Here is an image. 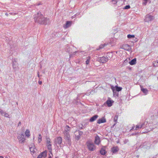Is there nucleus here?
<instances>
[{
    "mask_svg": "<svg viewBox=\"0 0 158 158\" xmlns=\"http://www.w3.org/2000/svg\"><path fill=\"white\" fill-rule=\"evenodd\" d=\"M34 16V20L35 23L44 25H46L50 23L49 19L45 17L40 12H38Z\"/></svg>",
    "mask_w": 158,
    "mask_h": 158,
    "instance_id": "1",
    "label": "nucleus"
},
{
    "mask_svg": "<svg viewBox=\"0 0 158 158\" xmlns=\"http://www.w3.org/2000/svg\"><path fill=\"white\" fill-rule=\"evenodd\" d=\"M86 146L88 149L90 151H94L96 149V146L94 143L90 141H88L86 143Z\"/></svg>",
    "mask_w": 158,
    "mask_h": 158,
    "instance_id": "2",
    "label": "nucleus"
},
{
    "mask_svg": "<svg viewBox=\"0 0 158 158\" xmlns=\"http://www.w3.org/2000/svg\"><path fill=\"white\" fill-rule=\"evenodd\" d=\"M154 19V17L152 15H151L150 14H147L145 16L144 19L145 22H149L151 21Z\"/></svg>",
    "mask_w": 158,
    "mask_h": 158,
    "instance_id": "3",
    "label": "nucleus"
},
{
    "mask_svg": "<svg viewBox=\"0 0 158 158\" xmlns=\"http://www.w3.org/2000/svg\"><path fill=\"white\" fill-rule=\"evenodd\" d=\"M19 142L20 143H24L26 140L25 137L23 133L19 135L17 137Z\"/></svg>",
    "mask_w": 158,
    "mask_h": 158,
    "instance_id": "4",
    "label": "nucleus"
},
{
    "mask_svg": "<svg viewBox=\"0 0 158 158\" xmlns=\"http://www.w3.org/2000/svg\"><path fill=\"white\" fill-rule=\"evenodd\" d=\"M109 60L108 58L106 56H103L99 58V61L102 63H105L108 61Z\"/></svg>",
    "mask_w": 158,
    "mask_h": 158,
    "instance_id": "5",
    "label": "nucleus"
},
{
    "mask_svg": "<svg viewBox=\"0 0 158 158\" xmlns=\"http://www.w3.org/2000/svg\"><path fill=\"white\" fill-rule=\"evenodd\" d=\"M62 138L60 137H58L55 139V143L56 145H60L62 142Z\"/></svg>",
    "mask_w": 158,
    "mask_h": 158,
    "instance_id": "6",
    "label": "nucleus"
},
{
    "mask_svg": "<svg viewBox=\"0 0 158 158\" xmlns=\"http://www.w3.org/2000/svg\"><path fill=\"white\" fill-rule=\"evenodd\" d=\"M47 156V151L45 150L41 153L38 156L37 158H42V157L45 158Z\"/></svg>",
    "mask_w": 158,
    "mask_h": 158,
    "instance_id": "7",
    "label": "nucleus"
},
{
    "mask_svg": "<svg viewBox=\"0 0 158 158\" xmlns=\"http://www.w3.org/2000/svg\"><path fill=\"white\" fill-rule=\"evenodd\" d=\"M122 47L123 49L127 51H130L131 49L130 46L127 44L123 45Z\"/></svg>",
    "mask_w": 158,
    "mask_h": 158,
    "instance_id": "8",
    "label": "nucleus"
},
{
    "mask_svg": "<svg viewBox=\"0 0 158 158\" xmlns=\"http://www.w3.org/2000/svg\"><path fill=\"white\" fill-rule=\"evenodd\" d=\"M72 22L71 21H67L66 23L64 25V28H67L70 27L71 25Z\"/></svg>",
    "mask_w": 158,
    "mask_h": 158,
    "instance_id": "9",
    "label": "nucleus"
},
{
    "mask_svg": "<svg viewBox=\"0 0 158 158\" xmlns=\"http://www.w3.org/2000/svg\"><path fill=\"white\" fill-rule=\"evenodd\" d=\"M106 119L103 117L99 119L97 121V123L98 124H100L101 123H106Z\"/></svg>",
    "mask_w": 158,
    "mask_h": 158,
    "instance_id": "10",
    "label": "nucleus"
},
{
    "mask_svg": "<svg viewBox=\"0 0 158 158\" xmlns=\"http://www.w3.org/2000/svg\"><path fill=\"white\" fill-rule=\"evenodd\" d=\"M119 150L118 147L117 146L113 147L111 149L112 152L113 153H117Z\"/></svg>",
    "mask_w": 158,
    "mask_h": 158,
    "instance_id": "11",
    "label": "nucleus"
},
{
    "mask_svg": "<svg viewBox=\"0 0 158 158\" xmlns=\"http://www.w3.org/2000/svg\"><path fill=\"white\" fill-rule=\"evenodd\" d=\"M100 142V137L98 136L97 135L95 137V139L94 140V143L95 144L98 145Z\"/></svg>",
    "mask_w": 158,
    "mask_h": 158,
    "instance_id": "12",
    "label": "nucleus"
},
{
    "mask_svg": "<svg viewBox=\"0 0 158 158\" xmlns=\"http://www.w3.org/2000/svg\"><path fill=\"white\" fill-rule=\"evenodd\" d=\"M150 144L148 142H145L143 143V147L145 148H148L150 147Z\"/></svg>",
    "mask_w": 158,
    "mask_h": 158,
    "instance_id": "13",
    "label": "nucleus"
},
{
    "mask_svg": "<svg viewBox=\"0 0 158 158\" xmlns=\"http://www.w3.org/2000/svg\"><path fill=\"white\" fill-rule=\"evenodd\" d=\"M13 68L14 69H16L18 67V63L16 61L14 60L13 61Z\"/></svg>",
    "mask_w": 158,
    "mask_h": 158,
    "instance_id": "14",
    "label": "nucleus"
},
{
    "mask_svg": "<svg viewBox=\"0 0 158 158\" xmlns=\"http://www.w3.org/2000/svg\"><path fill=\"white\" fill-rule=\"evenodd\" d=\"M98 115H95L91 117L89 119V121L90 122H93L98 117Z\"/></svg>",
    "mask_w": 158,
    "mask_h": 158,
    "instance_id": "15",
    "label": "nucleus"
},
{
    "mask_svg": "<svg viewBox=\"0 0 158 158\" xmlns=\"http://www.w3.org/2000/svg\"><path fill=\"white\" fill-rule=\"evenodd\" d=\"M106 103L109 107H110L112 105V101L110 100H107Z\"/></svg>",
    "mask_w": 158,
    "mask_h": 158,
    "instance_id": "16",
    "label": "nucleus"
},
{
    "mask_svg": "<svg viewBox=\"0 0 158 158\" xmlns=\"http://www.w3.org/2000/svg\"><path fill=\"white\" fill-rule=\"evenodd\" d=\"M100 153L102 155H106V152L105 148H102L100 151Z\"/></svg>",
    "mask_w": 158,
    "mask_h": 158,
    "instance_id": "17",
    "label": "nucleus"
},
{
    "mask_svg": "<svg viewBox=\"0 0 158 158\" xmlns=\"http://www.w3.org/2000/svg\"><path fill=\"white\" fill-rule=\"evenodd\" d=\"M64 136L66 139L68 140L69 143L71 141L70 135H64Z\"/></svg>",
    "mask_w": 158,
    "mask_h": 158,
    "instance_id": "18",
    "label": "nucleus"
},
{
    "mask_svg": "<svg viewBox=\"0 0 158 158\" xmlns=\"http://www.w3.org/2000/svg\"><path fill=\"white\" fill-rule=\"evenodd\" d=\"M129 63L131 65H133L135 64L136 63V59H132L131 61L129 62Z\"/></svg>",
    "mask_w": 158,
    "mask_h": 158,
    "instance_id": "19",
    "label": "nucleus"
},
{
    "mask_svg": "<svg viewBox=\"0 0 158 158\" xmlns=\"http://www.w3.org/2000/svg\"><path fill=\"white\" fill-rule=\"evenodd\" d=\"M139 128H140V129L142 128L143 129V127L141 125V122L139 123V124L136 125L135 130H138Z\"/></svg>",
    "mask_w": 158,
    "mask_h": 158,
    "instance_id": "20",
    "label": "nucleus"
},
{
    "mask_svg": "<svg viewBox=\"0 0 158 158\" xmlns=\"http://www.w3.org/2000/svg\"><path fill=\"white\" fill-rule=\"evenodd\" d=\"M139 128H140V129L142 128L143 129V127L141 125V122L139 123V124L136 125L135 130H138Z\"/></svg>",
    "mask_w": 158,
    "mask_h": 158,
    "instance_id": "21",
    "label": "nucleus"
},
{
    "mask_svg": "<svg viewBox=\"0 0 158 158\" xmlns=\"http://www.w3.org/2000/svg\"><path fill=\"white\" fill-rule=\"evenodd\" d=\"M30 150L31 153H34L36 150V149L34 147H30Z\"/></svg>",
    "mask_w": 158,
    "mask_h": 158,
    "instance_id": "22",
    "label": "nucleus"
},
{
    "mask_svg": "<svg viewBox=\"0 0 158 158\" xmlns=\"http://www.w3.org/2000/svg\"><path fill=\"white\" fill-rule=\"evenodd\" d=\"M141 90L145 95L147 94L148 93V90L146 89L141 88Z\"/></svg>",
    "mask_w": 158,
    "mask_h": 158,
    "instance_id": "23",
    "label": "nucleus"
},
{
    "mask_svg": "<svg viewBox=\"0 0 158 158\" xmlns=\"http://www.w3.org/2000/svg\"><path fill=\"white\" fill-rule=\"evenodd\" d=\"M25 134L26 136L28 137H29L30 135V131L28 129L26 130Z\"/></svg>",
    "mask_w": 158,
    "mask_h": 158,
    "instance_id": "24",
    "label": "nucleus"
},
{
    "mask_svg": "<svg viewBox=\"0 0 158 158\" xmlns=\"http://www.w3.org/2000/svg\"><path fill=\"white\" fill-rule=\"evenodd\" d=\"M90 59V56H88L85 62L86 64L87 65L89 64Z\"/></svg>",
    "mask_w": 158,
    "mask_h": 158,
    "instance_id": "25",
    "label": "nucleus"
},
{
    "mask_svg": "<svg viewBox=\"0 0 158 158\" xmlns=\"http://www.w3.org/2000/svg\"><path fill=\"white\" fill-rule=\"evenodd\" d=\"M48 150H50V152L51 153V154H52V153L51 151H52V145L50 144H49L48 145Z\"/></svg>",
    "mask_w": 158,
    "mask_h": 158,
    "instance_id": "26",
    "label": "nucleus"
},
{
    "mask_svg": "<svg viewBox=\"0 0 158 158\" xmlns=\"http://www.w3.org/2000/svg\"><path fill=\"white\" fill-rule=\"evenodd\" d=\"M42 141V136L40 134L39 135V137L38 138V142L39 143H40Z\"/></svg>",
    "mask_w": 158,
    "mask_h": 158,
    "instance_id": "27",
    "label": "nucleus"
},
{
    "mask_svg": "<svg viewBox=\"0 0 158 158\" xmlns=\"http://www.w3.org/2000/svg\"><path fill=\"white\" fill-rule=\"evenodd\" d=\"M70 131V128L69 126L67 125L65 127L64 131Z\"/></svg>",
    "mask_w": 158,
    "mask_h": 158,
    "instance_id": "28",
    "label": "nucleus"
},
{
    "mask_svg": "<svg viewBox=\"0 0 158 158\" xmlns=\"http://www.w3.org/2000/svg\"><path fill=\"white\" fill-rule=\"evenodd\" d=\"M106 45L105 44H102L99 47V48L97 49V50H99L100 49H102L104 48V47Z\"/></svg>",
    "mask_w": 158,
    "mask_h": 158,
    "instance_id": "29",
    "label": "nucleus"
},
{
    "mask_svg": "<svg viewBox=\"0 0 158 158\" xmlns=\"http://www.w3.org/2000/svg\"><path fill=\"white\" fill-rule=\"evenodd\" d=\"M122 88L120 87L117 86L116 88V90L117 91H120L121 90Z\"/></svg>",
    "mask_w": 158,
    "mask_h": 158,
    "instance_id": "30",
    "label": "nucleus"
},
{
    "mask_svg": "<svg viewBox=\"0 0 158 158\" xmlns=\"http://www.w3.org/2000/svg\"><path fill=\"white\" fill-rule=\"evenodd\" d=\"M127 37L128 38L130 39L134 38L135 37V36L133 35H131L129 34L127 35Z\"/></svg>",
    "mask_w": 158,
    "mask_h": 158,
    "instance_id": "31",
    "label": "nucleus"
},
{
    "mask_svg": "<svg viewBox=\"0 0 158 158\" xmlns=\"http://www.w3.org/2000/svg\"><path fill=\"white\" fill-rule=\"evenodd\" d=\"M145 122H144L143 123H141V125L143 127V129L147 127L146 125H145Z\"/></svg>",
    "mask_w": 158,
    "mask_h": 158,
    "instance_id": "32",
    "label": "nucleus"
},
{
    "mask_svg": "<svg viewBox=\"0 0 158 158\" xmlns=\"http://www.w3.org/2000/svg\"><path fill=\"white\" fill-rule=\"evenodd\" d=\"M50 139L49 138H48L46 139V142L47 143V144H49L50 143Z\"/></svg>",
    "mask_w": 158,
    "mask_h": 158,
    "instance_id": "33",
    "label": "nucleus"
},
{
    "mask_svg": "<svg viewBox=\"0 0 158 158\" xmlns=\"http://www.w3.org/2000/svg\"><path fill=\"white\" fill-rule=\"evenodd\" d=\"M153 65L154 67L158 66V64L156 62V61H154L153 63Z\"/></svg>",
    "mask_w": 158,
    "mask_h": 158,
    "instance_id": "34",
    "label": "nucleus"
},
{
    "mask_svg": "<svg viewBox=\"0 0 158 158\" xmlns=\"http://www.w3.org/2000/svg\"><path fill=\"white\" fill-rule=\"evenodd\" d=\"M118 118V116L116 115L114 116V122H116L117 121V119Z\"/></svg>",
    "mask_w": 158,
    "mask_h": 158,
    "instance_id": "35",
    "label": "nucleus"
},
{
    "mask_svg": "<svg viewBox=\"0 0 158 158\" xmlns=\"http://www.w3.org/2000/svg\"><path fill=\"white\" fill-rule=\"evenodd\" d=\"M130 8V5H127L126 6H125L124 8L123 9H129Z\"/></svg>",
    "mask_w": 158,
    "mask_h": 158,
    "instance_id": "36",
    "label": "nucleus"
},
{
    "mask_svg": "<svg viewBox=\"0 0 158 158\" xmlns=\"http://www.w3.org/2000/svg\"><path fill=\"white\" fill-rule=\"evenodd\" d=\"M69 131H64V135H70L69 134Z\"/></svg>",
    "mask_w": 158,
    "mask_h": 158,
    "instance_id": "37",
    "label": "nucleus"
},
{
    "mask_svg": "<svg viewBox=\"0 0 158 158\" xmlns=\"http://www.w3.org/2000/svg\"><path fill=\"white\" fill-rule=\"evenodd\" d=\"M75 138L76 140H78L80 138V136L79 135L76 136Z\"/></svg>",
    "mask_w": 158,
    "mask_h": 158,
    "instance_id": "38",
    "label": "nucleus"
},
{
    "mask_svg": "<svg viewBox=\"0 0 158 158\" xmlns=\"http://www.w3.org/2000/svg\"><path fill=\"white\" fill-rule=\"evenodd\" d=\"M112 2L114 4H116L117 2V0H112Z\"/></svg>",
    "mask_w": 158,
    "mask_h": 158,
    "instance_id": "39",
    "label": "nucleus"
},
{
    "mask_svg": "<svg viewBox=\"0 0 158 158\" xmlns=\"http://www.w3.org/2000/svg\"><path fill=\"white\" fill-rule=\"evenodd\" d=\"M4 116L6 117H8L9 116V115L8 114L5 113L4 114Z\"/></svg>",
    "mask_w": 158,
    "mask_h": 158,
    "instance_id": "40",
    "label": "nucleus"
},
{
    "mask_svg": "<svg viewBox=\"0 0 158 158\" xmlns=\"http://www.w3.org/2000/svg\"><path fill=\"white\" fill-rule=\"evenodd\" d=\"M136 127H135V126H133L131 128L130 130V131L132 130H135V128Z\"/></svg>",
    "mask_w": 158,
    "mask_h": 158,
    "instance_id": "41",
    "label": "nucleus"
},
{
    "mask_svg": "<svg viewBox=\"0 0 158 158\" xmlns=\"http://www.w3.org/2000/svg\"><path fill=\"white\" fill-rule=\"evenodd\" d=\"M4 112L3 110H1V109H0V113L2 114H3L4 113Z\"/></svg>",
    "mask_w": 158,
    "mask_h": 158,
    "instance_id": "42",
    "label": "nucleus"
},
{
    "mask_svg": "<svg viewBox=\"0 0 158 158\" xmlns=\"http://www.w3.org/2000/svg\"><path fill=\"white\" fill-rule=\"evenodd\" d=\"M82 134H83V132H82L81 131H80L79 132V135H80V136L82 135Z\"/></svg>",
    "mask_w": 158,
    "mask_h": 158,
    "instance_id": "43",
    "label": "nucleus"
},
{
    "mask_svg": "<svg viewBox=\"0 0 158 158\" xmlns=\"http://www.w3.org/2000/svg\"><path fill=\"white\" fill-rule=\"evenodd\" d=\"M138 133H139L138 132H135V133L132 134H131V135H136L138 134Z\"/></svg>",
    "mask_w": 158,
    "mask_h": 158,
    "instance_id": "44",
    "label": "nucleus"
},
{
    "mask_svg": "<svg viewBox=\"0 0 158 158\" xmlns=\"http://www.w3.org/2000/svg\"><path fill=\"white\" fill-rule=\"evenodd\" d=\"M83 127H81V129H83V128H85L86 127V126L85 125V124L84 125V126H82Z\"/></svg>",
    "mask_w": 158,
    "mask_h": 158,
    "instance_id": "45",
    "label": "nucleus"
},
{
    "mask_svg": "<svg viewBox=\"0 0 158 158\" xmlns=\"http://www.w3.org/2000/svg\"><path fill=\"white\" fill-rule=\"evenodd\" d=\"M10 14L11 15H15L16 14L15 13H10Z\"/></svg>",
    "mask_w": 158,
    "mask_h": 158,
    "instance_id": "46",
    "label": "nucleus"
},
{
    "mask_svg": "<svg viewBox=\"0 0 158 158\" xmlns=\"http://www.w3.org/2000/svg\"><path fill=\"white\" fill-rule=\"evenodd\" d=\"M39 84L40 85H41L42 84V82L41 81H39L38 82Z\"/></svg>",
    "mask_w": 158,
    "mask_h": 158,
    "instance_id": "47",
    "label": "nucleus"
},
{
    "mask_svg": "<svg viewBox=\"0 0 158 158\" xmlns=\"http://www.w3.org/2000/svg\"><path fill=\"white\" fill-rule=\"evenodd\" d=\"M21 124V122H19L18 124V126H19Z\"/></svg>",
    "mask_w": 158,
    "mask_h": 158,
    "instance_id": "48",
    "label": "nucleus"
},
{
    "mask_svg": "<svg viewBox=\"0 0 158 158\" xmlns=\"http://www.w3.org/2000/svg\"><path fill=\"white\" fill-rule=\"evenodd\" d=\"M127 62V61L126 60H125L124 61V62L123 63V65H124V64L125 63H126V62Z\"/></svg>",
    "mask_w": 158,
    "mask_h": 158,
    "instance_id": "49",
    "label": "nucleus"
},
{
    "mask_svg": "<svg viewBox=\"0 0 158 158\" xmlns=\"http://www.w3.org/2000/svg\"><path fill=\"white\" fill-rule=\"evenodd\" d=\"M38 77H40V75H39V72L38 73Z\"/></svg>",
    "mask_w": 158,
    "mask_h": 158,
    "instance_id": "50",
    "label": "nucleus"
},
{
    "mask_svg": "<svg viewBox=\"0 0 158 158\" xmlns=\"http://www.w3.org/2000/svg\"><path fill=\"white\" fill-rule=\"evenodd\" d=\"M5 15H6L7 16H8V14L7 13H6Z\"/></svg>",
    "mask_w": 158,
    "mask_h": 158,
    "instance_id": "51",
    "label": "nucleus"
},
{
    "mask_svg": "<svg viewBox=\"0 0 158 158\" xmlns=\"http://www.w3.org/2000/svg\"><path fill=\"white\" fill-rule=\"evenodd\" d=\"M0 158H3V157L2 156H0Z\"/></svg>",
    "mask_w": 158,
    "mask_h": 158,
    "instance_id": "52",
    "label": "nucleus"
},
{
    "mask_svg": "<svg viewBox=\"0 0 158 158\" xmlns=\"http://www.w3.org/2000/svg\"><path fill=\"white\" fill-rule=\"evenodd\" d=\"M76 52H73V54H75Z\"/></svg>",
    "mask_w": 158,
    "mask_h": 158,
    "instance_id": "53",
    "label": "nucleus"
},
{
    "mask_svg": "<svg viewBox=\"0 0 158 158\" xmlns=\"http://www.w3.org/2000/svg\"><path fill=\"white\" fill-rule=\"evenodd\" d=\"M49 158H52L51 156H50L49 157Z\"/></svg>",
    "mask_w": 158,
    "mask_h": 158,
    "instance_id": "54",
    "label": "nucleus"
},
{
    "mask_svg": "<svg viewBox=\"0 0 158 158\" xmlns=\"http://www.w3.org/2000/svg\"><path fill=\"white\" fill-rule=\"evenodd\" d=\"M143 0L144 1H148V0Z\"/></svg>",
    "mask_w": 158,
    "mask_h": 158,
    "instance_id": "55",
    "label": "nucleus"
},
{
    "mask_svg": "<svg viewBox=\"0 0 158 158\" xmlns=\"http://www.w3.org/2000/svg\"><path fill=\"white\" fill-rule=\"evenodd\" d=\"M156 62L157 63V64H158V61H156Z\"/></svg>",
    "mask_w": 158,
    "mask_h": 158,
    "instance_id": "56",
    "label": "nucleus"
},
{
    "mask_svg": "<svg viewBox=\"0 0 158 158\" xmlns=\"http://www.w3.org/2000/svg\"><path fill=\"white\" fill-rule=\"evenodd\" d=\"M56 158H57V157H56Z\"/></svg>",
    "mask_w": 158,
    "mask_h": 158,
    "instance_id": "57",
    "label": "nucleus"
}]
</instances>
